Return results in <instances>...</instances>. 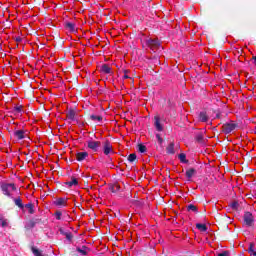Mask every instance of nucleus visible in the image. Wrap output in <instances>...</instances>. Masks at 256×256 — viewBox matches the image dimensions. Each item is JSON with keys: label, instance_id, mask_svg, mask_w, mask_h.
<instances>
[{"label": "nucleus", "instance_id": "obj_1", "mask_svg": "<svg viewBox=\"0 0 256 256\" xmlns=\"http://www.w3.org/2000/svg\"><path fill=\"white\" fill-rule=\"evenodd\" d=\"M143 47H148V49H150L151 51H153L155 53V51H157V49H159V47H161V43H159L158 39L147 38L144 41Z\"/></svg>", "mask_w": 256, "mask_h": 256}, {"label": "nucleus", "instance_id": "obj_2", "mask_svg": "<svg viewBox=\"0 0 256 256\" xmlns=\"http://www.w3.org/2000/svg\"><path fill=\"white\" fill-rule=\"evenodd\" d=\"M1 189L2 193L7 197H11V199H13V192L17 191V187H15V184H3L1 186Z\"/></svg>", "mask_w": 256, "mask_h": 256}, {"label": "nucleus", "instance_id": "obj_3", "mask_svg": "<svg viewBox=\"0 0 256 256\" xmlns=\"http://www.w3.org/2000/svg\"><path fill=\"white\" fill-rule=\"evenodd\" d=\"M87 147L91 149V151H94V153H97L99 147H101V141L90 140L87 142Z\"/></svg>", "mask_w": 256, "mask_h": 256}, {"label": "nucleus", "instance_id": "obj_4", "mask_svg": "<svg viewBox=\"0 0 256 256\" xmlns=\"http://www.w3.org/2000/svg\"><path fill=\"white\" fill-rule=\"evenodd\" d=\"M103 153H104V155H111V153H114L113 145H111V142H109V140H106L104 142Z\"/></svg>", "mask_w": 256, "mask_h": 256}, {"label": "nucleus", "instance_id": "obj_5", "mask_svg": "<svg viewBox=\"0 0 256 256\" xmlns=\"http://www.w3.org/2000/svg\"><path fill=\"white\" fill-rule=\"evenodd\" d=\"M68 121L75 122L77 121V111L75 109H69L66 113Z\"/></svg>", "mask_w": 256, "mask_h": 256}, {"label": "nucleus", "instance_id": "obj_6", "mask_svg": "<svg viewBox=\"0 0 256 256\" xmlns=\"http://www.w3.org/2000/svg\"><path fill=\"white\" fill-rule=\"evenodd\" d=\"M237 126L233 123H228L223 125V131L226 135H229V133H232V131H235V128Z\"/></svg>", "mask_w": 256, "mask_h": 256}, {"label": "nucleus", "instance_id": "obj_7", "mask_svg": "<svg viewBox=\"0 0 256 256\" xmlns=\"http://www.w3.org/2000/svg\"><path fill=\"white\" fill-rule=\"evenodd\" d=\"M253 221H254L253 214H251V212H246L244 214V222L246 223V225L248 227H251V225H253Z\"/></svg>", "mask_w": 256, "mask_h": 256}, {"label": "nucleus", "instance_id": "obj_8", "mask_svg": "<svg viewBox=\"0 0 256 256\" xmlns=\"http://www.w3.org/2000/svg\"><path fill=\"white\" fill-rule=\"evenodd\" d=\"M14 137H16V139L21 141L22 139H25V137H27V131H25V130H16L14 132Z\"/></svg>", "mask_w": 256, "mask_h": 256}, {"label": "nucleus", "instance_id": "obj_9", "mask_svg": "<svg viewBox=\"0 0 256 256\" xmlns=\"http://www.w3.org/2000/svg\"><path fill=\"white\" fill-rule=\"evenodd\" d=\"M67 201H68L67 198H57V199L54 201V205H55L56 207H67Z\"/></svg>", "mask_w": 256, "mask_h": 256}, {"label": "nucleus", "instance_id": "obj_10", "mask_svg": "<svg viewBox=\"0 0 256 256\" xmlns=\"http://www.w3.org/2000/svg\"><path fill=\"white\" fill-rule=\"evenodd\" d=\"M154 121V127L156 128V131H163V124H161V118H159V116H155Z\"/></svg>", "mask_w": 256, "mask_h": 256}, {"label": "nucleus", "instance_id": "obj_11", "mask_svg": "<svg viewBox=\"0 0 256 256\" xmlns=\"http://www.w3.org/2000/svg\"><path fill=\"white\" fill-rule=\"evenodd\" d=\"M90 121H93V123H101L103 121V116L97 115V114H91L89 116Z\"/></svg>", "mask_w": 256, "mask_h": 256}, {"label": "nucleus", "instance_id": "obj_12", "mask_svg": "<svg viewBox=\"0 0 256 256\" xmlns=\"http://www.w3.org/2000/svg\"><path fill=\"white\" fill-rule=\"evenodd\" d=\"M87 157H89V153L88 152H78L76 154V159L79 162L85 161V159H87Z\"/></svg>", "mask_w": 256, "mask_h": 256}, {"label": "nucleus", "instance_id": "obj_13", "mask_svg": "<svg viewBox=\"0 0 256 256\" xmlns=\"http://www.w3.org/2000/svg\"><path fill=\"white\" fill-rule=\"evenodd\" d=\"M79 185V180L77 178L72 177L70 181L66 182V186L71 189V187H77Z\"/></svg>", "mask_w": 256, "mask_h": 256}, {"label": "nucleus", "instance_id": "obj_14", "mask_svg": "<svg viewBox=\"0 0 256 256\" xmlns=\"http://www.w3.org/2000/svg\"><path fill=\"white\" fill-rule=\"evenodd\" d=\"M101 73H104V75H109L111 74V67L108 64H103L100 67Z\"/></svg>", "mask_w": 256, "mask_h": 256}, {"label": "nucleus", "instance_id": "obj_15", "mask_svg": "<svg viewBox=\"0 0 256 256\" xmlns=\"http://www.w3.org/2000/svg\"><path fill=\"white\" fill-rule=\"evenodd\" d=\"M166 151L169 155H175V143L171 142L167 147Z\"/></svg>", "mask_w": 256, "mask_h": 256}, {"label": "nucleus", "instance_id": "obj_16", "mask_svg": "<svg viewBox=\"0 0 256 256\" xmlns=\"http://www.w3.org/2000/svg\"><path fill=\"white\" fill-rule=\"evenodd\" d=\"M248 253L250 256H256V247L255 243L251 242L248 247Z\"/></svg>", "mask_w": 256, "mask_h": 256}, {"label": "nucleus", "instance_id": "obj_17", "mask_svg": "<svg viewBox=\"0 0 256 256\" xmlns=\"http://www.w3.org/2000/svg\"><path fill=\"white\" fill-rule=\"evenodd\" d=\"M199 119L202 123H207L209 121V116L207 115V112H200Z\"/></svg>", "mask_w": 256, "mask_h": 256}, {"label": "nucleus", "instance_id": "obj_18", "mask_svg": "<svg viewBox=\"0 0 256 256\" xmlns=\"http://www.w3.org/2000/svg\"><path fill=\"white\" fill-rule=\"evenodd\" d=\"M195 173H197V171L195 170V168H190L186 171V177L187 179H192L193 175H195Z\"/></svg>", "mask_w": 256, "mask_h": 256}, {"label": "nucleus", "instance_id": "obj_19", "mask_svg": "<svg viewBox=\"0 0 256 256\" xmlns=\"http://www.w3.org/2000/svg\"><path fill=\"white\" fill-rule=\"evenodd\" d=\"M62 221H65L66 223H71V221H73V218H71V216L67 212H64L62 214Z\"/></svg>", "mask_w": 256, "mask_h": 256}, {"label": "nucleus", "instance_id": "obj_20", "mask_svg": "<svg viewBox=\"0 0 256 256\" xmlns=\"http://www.w3.org/2000/svg\"><path fill=\"white\" fill-rule=\"evenodd\" d=\"M178 159L180 160V163H184V164L189 163V160H187V155H185V153L179 154Z\"/></svg>", "mask_w": 256, "mask_h": 256}, {"label": "nucleus", "instance_id": "obj_21", "mask_svg": "<svg viewBox=\"0 0 256 256\" xmlns=\"http://www.w3.org/2000/svg\"><path fill=\"white\" fill-rule=\"evenodd\" d=\"M196 229H198V231H201L202 233H205V232H207V225L197 223L196 224Z\"/></svg>", "mask_w": 256, "mask_h": 256}, {"label": "nucleus", "instance_id": "obj_22", "mask_svg": "<svg viewBox=\"0 0 256 256\" xmlns=\"http://www.w3.org/2000/svg\"><path fill=\"white\" fill-rule=\"evenodd\" d=\"M13 201H14L15 205H16L17 207H19L20 209H23V207H25V206L23 205V202H22V200H21L20 197H18V198H13Z\"/></svg>", "mask_w": 256, "mask_h": 256}, {"label": "nucleus", "instance_id": "obj_23", "mask_svg": "<svg viewBox=\"0 0 256 256\" xmlns=\"http://www.w3.org/2000/svg\"><path fill=\"white\" fill-rule=\"evenodd\" d=\"M66 29H69L71 33H75V23L73 22H67L65 24Z\"/></svg>", "mask_w": 256, "mask_h": 256}, {"label": "nucleus", "instance_id": "obj_24", "mask_svg": "<svg viewBox=\"0 0 256 256\" xmlns=\"http://www.w3.org/2000/svg\"><path fill=\"white\" fill-rule=\"evenodd\" d=\"M77 251L81 255H87V253L89 252V248H87V246H82L81 248H77Z\"/></svg>", "mask_w": 256, "mask_h": 256}, {"label": "nucleus", "instance_id": "obj_25", "mask_svg": "<svg viewBox=\"0 0 256 256\" xmlns=\"http://www.w3.org/2000/svg\"><path fill=\"white\" fill-rule=\"evenodd\" d=\"M25 208L28 209V212L30 213V215H33V213H35V209H34L33 203L26 204Z\"/></svg>", "mask_w": 256, "mask_h": 256}, {"label": "nucleus", "instance_id": "obj_26", "mask_svg": "<svg viewBox=\"0 0 256 256\" xmlns=\"http://www.w3.org/2000/svg\"><path fill=\"white\" fill-rule=\"evenodd\" d=\"M54 217L57 221H61V219H63V213L61 211H56Z\"/></svg>", "mask_w": 256, "mask_h": 256}, {"label": "nucleus", "instance_id": "obj_27", "mask_svg": "<svg viewBox=\"0 0 256 256\" xmlns=\"http://www.w3.org/2000/svg\"><path fill=\"white\" fill-rule=\"evenodd\" d=\"M230 207H231V209H233V211H237V209H239V202H232L231 204H230Z\"/></svg>", "mask_w": 256, "mask_h": 256}, {"label": "nucleus", "instance_id": "obj_28", "mask_svg": "<svg viewBox=\"0 0 256 256\" xmlns=\"http://www.w3.org/2000/svg\"><path fill=\"white\" fill-rule=\"evenodd\" d=\"M138 150L140 151V153H145L147 151V147L143 144H139Z\"/></svg>", "mask_w": 256, "mask_h": 256}, {"label": "nucleus", "instance_id": "obj_29", "mask_svg": "<svg viewBox=\"0 0 256 256\" xmlns=\"http://www.w3.org/2000/svg\"><path fill=\"white\" fill-rule=\"evenodd\" d=\"M137 159V155L136 154H130L129 156H128V161L130 162V163H133V161H135Z\"/></svg>", "mask_w": 256, "mask_h": 256}, {"label": "nucleus", "instance_id": "obj_30", "mask_svg": "<svg viewBox=\"0 0 256 256\" xmlns=\"http://www.w3.org/2000/svg\"><path fill=\"white\" fill-rule=\"evenodd\" d=\"M188 211H193V213H197V206L193 204L188 205Z\"/></svg>", "mask_w": 256, "mask_h": 256}, {"label": "nucleus", "instance_id": "obj_31", "mask_svg": "<svg viewBox=\"0 0 256 256\" xmlns=\"http://www.w3.org/2000/svg\"><path fill=\"white\" fill-rule=\"evenodd\" d=\"M14 111H15L16 113H22V111H23V106H22V105L15 106V107H14Z\"/></svg>", "mask_w": 256, "mask_h": 256}, {"label": "nucleus", "instance_id": "obj_32", "mask_svg": "<svg viewBox=\"0 0 256 256\" xmlns=\"http://www.w3.org/2000/svg\"><path fill=\"white\" fill-rule=\"evenodd\" d=\"M32 252H33V255L35 256H43V254H41V251H39V249L32 248Z\"/></svg>", "mask_w": 256, "mask_h": 256}, {"label": "nucleus", "instance_id": "obj_33", "mask_svg": "<svg viewBox=\"0 0 256 256\" xmlns=\"http://www.w3.org/2000/svg\"><path fill=\"white\" fill-rule=\"evenodd\" d=\"M156 139H157L159 145L163 144V138L161 137V134H156Z\"/></svg>", "mask_w": 256, "mask_h": 256}, {"label": "nucleus", "instance_id": "obj_34", "mask_svg": "<svg viewBox=\"0 0 256 256\" xmlns=\"http://www.w3.org/2000/svg\"><path fill=\"white\" fill-rule=\"evenodd\" d=\"M65 237L68 241H72L73 239V234L71 232H68L67 234H65Z\"/></svg>", "mask_w": 256, "mask_h": 256}, {"label": "nucleus", "instance_id": "obj_35", "mask_svg": "<svg viewBox=\"0 0 256 256\" xmlns=\"http://www.w3.org/2000/svg\"><path fill=\"white\" fill-rule=\"evenodd\" d=\"M229 255H231V253L229 252V251H223V252H221V253H218V256H229Z\"/></svg>", "mask_w": 256, "mask_h": 256}, {"label": "nucleus", "instance_id": "obj_36", "mask_svg": "<svg viewBox=\"0 0 256 256\" xmlns=\"http://www.w3.org/2000/svg\"><path fill=\"white\" fill-rule=\"evenodd\" d=\"M196 141H199V143H201V141H203V135H201V134L197 135Z\"/></svg>", "mask_w": 256, "mask_h": 256}, {"label": "nucleus", "instance_id": "obj_37", "mask_svg": "<svg viewBox=\"0 0 256 256\" xmlns=\"http://www.w3.org/2000/svg\"><path fill=\"white\" fill-rule=\"evenodd\" d=\"M127 73H129V70H124L123 79H129V75H127Z\"/></svg>", "mask_w": 256, "mask_h": 256}, {"label": "nucleus", "instance_id": "obj_38", "mask_svg": "<svg viewBox=\"0 0 256 256\" xmlns=\"http://www.w3.org/2000/svg\"><path fill=\"white\" fill-rule=\"evenodd\" d=\"M21 41H23V38H21V37H19V36L16 37V42H17V43H21Z\"/></svg>", "mask_w": 256, "mask_h": 256}, {"label": "nucleus", "instance_id": "obj_39", "mask_svg": "<svg viewBox=\"0 0 256 256\" xmlns=\"http://www.w3.org/2000/svg\"><path fill=\"white\" fill-rule=\"evenodd\" d=\"M59 231H60L61 235H64V236H65V234L68 233V232H65V231L63 230V228H60Z\"/></svg>", "mask_w": 256, "mask_h": 256}, {"label": "nucleus", "instance_id": "obj_40", "mask_svg": "<svg viewBox=\"0 0 256 256\" xmlns=\"http://www.w3.org/2000/svg\"><path fill=\"white\" fill-rule=\"evenodd\" d=\"M115 187H116V189H119V186H114V187H112V193H115Z\"/></svg>", "mask_w": 256, "mask_h": 256}, {"label": "nucleus", "instance_id": "obj_41", "mask_svg": "<svg viewBox=\"0 0 256 256\" xmlns=\"http://www.w3.org/2000/svg\"><path fill=\"white\" fill-rule=\"evenodd\" d=\"M2 227H7V222L2 221Z\"/></svg>", "mask_w": 256, "mask_h": 256}, {"label": "nucleus", "instance_id": "obj_42", "mask_svg": "<svg viewBox=\"0 0 256 256\" xmlns=\"http://www.w3.org/2000/svg\"><path fill=\"white\" fill-rule=\"evenodd\" d=\"M31 223V227H35V223L33 222H30Z\"/></svg>", "mask_w": 256, "mask_h": 256}]
</instances>
